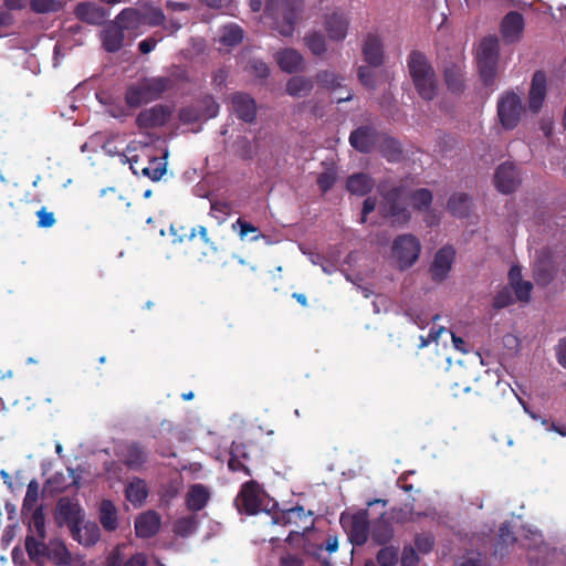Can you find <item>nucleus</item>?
<instances>
[{
  "label": "nucleus",
  "instance_id": "obj_64",
  "mask_svg": "<svg viewBox=\"0 0 566 566\" xmlns=\"http://www.w3.org/2000/svg\"><path fill=\"white\" fill-rule=\"evenodd\" d=\"M250 67L256 77L266 78L270 75V69L263 61L252 60Z\"/></svg>",
  "mask_w": 566,
  "mask_h": 566
},
{
  "label": "nucleus",
  "instance_id": "obj_22",
  "mask_svg": "<svg viewBox=\"0 0 566 566\" xmlns=\"http://www.w3.org/2000/svg\"><path fill=\"white\" fill-rule=\"evenodd\" d=\"M125 40V28L118 23L106 25L101 32V41L104 50L108 53L118 52Z\"/></svg>",
  "mask_w": 566,
  "mask_h": 566
},
{
  "label": "nucleus",
  "instance_id": "obj_38",
  "mask_svg": "<svg viewBox=\"0 0 566 566\" xmlns=\"http://www.w3.org/2000/svg\"><path fill=\"white\" fill-rule=\"evenodd\" d=\"M29 534L45 539V516L42 506L35 507L28 522Z\"/></svg>",
  "mask_w": 566,
  "mask_h": 566
},
{
  "label": "nucleus",
  "instance_id": "obj_57",
  "mask_svg": "<svg viewBox=\"0 0 566 566\" xmlns=\"http://www.w3.org/2000/svg\"><path fill=\"white\" fill-rule=\"evenodd\" d=\"M66 478L62 472L54 473L51 478L46 481V486L49 488L50 492L53 493H61L66 490L67 488Z\"/></svg>",
  "mask_w": 566,
  "mask_h": 566
},
{
  "label": "nucleus",
  "instance_id": "obj_20",
  "mask_svg": "<svg viewBox=\"0 0 566 566\" xmlns=\"http://www.w3.org/2000/svg\"><path fill=\"white\" fill-rule=\"evenodd\" d=\"M361 51L364 60L369 66L379 67L384 64V45L378 35L368 33L364 40Z\"/></svg>",
  "mask_w": 566,
  "mask_h": 566
},
{
  "label": "nucleus",
  "instance_id": "obj_8",
  "mask_svg": "<svg viewBox=\"0 0 566 566\" xmlns=\"http://www.w3.org/2000/svg\"><path fill=\"white\" fill-rule=\"evenodd\" d=\"M262 488L255 480H250L241 485L235 503L240 511L248 515L260 512L262 505Z\"/></svg>",
  "mask_w": 566,
  "mask_h": 566
},
{
  "label": "nucleus",
  "instance_id": "obj_47",
  "mask_svg": "<svg viewBox=\"0 0 566 566\" xmlns=\"http://www.w3.org/2000/svg\"><path fill=\"white\" fill-rule=\"evenodd\" d=\"M376 559L380 566H396L399 560V548L396 546H385L379 549Z\"/></svg>",
  "mask_w": 566,
  "mask_h": 566
},
{
  "label": "nucleus",
  "instance_id": "obj_50",
  "mask_svg": "<svg viewBox=\"0 0 566 566\" xmlns=\"http://www.w3.org/2000/svg\"><path fill=\"white\" fill-rule=\"evenodd\" d=\"M178 117L184 124H195L200 120H206L196 103L180 108Z\"/></svg>",
  "mask_w": 566,
  "mask_h": 566
},
{
  "label": "nucleus",
  "instance_id": "obj_26",
  "mask_svg": "<svg viewBox=\"0 0 566 566\" xmlns=\"http://www.w3.org/2000/svg\"><path fill=\"white\" fill-rule=\"evenodd\" d=\"M73 539L77 541L81 545L93 546L95 545L101 536L99 528L96 523H85L83 526L77 525L70 531Z\"/></svg>",
  "mask_w": 566,
  "mask_h": 566
},
{
  "label": "nucleus",
  "instance_id": "obj_53",
  "mask_svg": "<svg viewBox=\"0 0 566 566\" xmlns=\"http://www.w3.org/2000/svg\"><path fill=\"white\" fill-rule=\"evenodd\" d=\"M416 549L421 554H428L433 549L434 537L431 533H420L415 536Z\"/></svg>",
  "mask_w": 566,
  "mask_h": 566
},
{
  "label": "nucleus",
  "instance_id": "obj_11",
  "mask_svg": "<svg viewBox=\"0 0 566 566\" xmlns=\"http://www.w3.org/2000/svg\"><path fill=\"white\" fill-rule=\"evenodd\" d=\"M349 24V17L339 10L327 12L324 15L323 25L332 41H343L347 35Z\"/></svg>",
  "mask_w": 566,
  "mask_h": 566
},
{
  "label": "nucleus",
  "instance_id": "obj_15",
  "mask_svg": "<svg viewBox=\"0 0 566 566\" xmlns=\"http://www.w3.org/2000/svg\"><path fill=\"white\" fill-rule=\"evenodd\" d=\"M455 251L451 245H444L439 249L430 266V273L433 281H443L451 270L454 261Z\"/></svg>",
  "mask_w": 566,
  "mask_h": 566
},
{
  "label": "nucleus",
  "instance_id": "obj_10",
  "mask_svg": "<svg viewBox=\"0 0 566 566\" xmlns=\"http://www.w3.org/2000/svg\"><path fill=\"white\" fill-rule=\"evenodd\" d=\"M84 514L76 500L64 496L56 505V520L59 523H65L70 531L83 523Z\"/></svg>",
  "mask_w": 566,
  "mask_h": 566
},
{
  "label": "nucleus",
  "instance_id": "obj_14",
  "mask_svg": "<svg viewBox=\"0 0 566 566\" xmlns=\"http://www.w3.org/2000/svg\"><path fill=\"white\" fill-rule=\"evenodd\" d=\"M231 107L237 117L244 123H253L256 118V103L247 93L237 92L230 97Z\"/></svg>",
  "mask_w": 566,
  "mask_h": 566
},
{
  "label": "nucleus",
  "instance_id": "obj_3",
  "mask_svg": "<svg viewBox=\"0 0 566 566\" xmlns=\"http://www.w3.org/2000/svg\"><path fill=\"white\" fill-rule=\"evenodd\" d=\"M174 87L172 78L168 76L144 77L127 87L125 102L129 107H138L161 97Z\"/></svg>",
  "mask_w": 566,
  "mask_h": 566
},
{
  "label": "nucleus",
  "instance_id": "obj_7",
  "mask_svg": "<svg viewBox=\"0 0 566 566\" xmlns=\"http://www.w3.org/2000/svg\"><path fill=\"white\" fill-rule=\"evenodd\" d=\"M421 244L413 234H400L392 242V256L398 262L400 270L413 265L419 258Z\"/></svg>",
  "mask_w": 566,
  "mask_h": 566
},
{
  "label": "nucleus",
  "instance_id": "obj_37",
  "mask_svg": "<svg viewBox=\"0 0 566 566\" xmlns=\"http://www.w3.org/2000/svg\"><path fill=\"white\" fill-rule=\"evenodd\" d=\"M167 170V151L161 157L154 155V159L147 163V169L145 170V177L153 181H158L165 175Z\"/></svg>",
  "mask_w": 566,
  "mask_h": 566
},
{
  "label": "nucleus",
  "instance_id": "obj_25",
  "mask_svg": "<svg viewBox=\"0 0 566 566\" xmlns=\"http://www.w3.org/2000/svg\"><path fill=\"white\" fill-rule=\"evenodd\" d=\"M371 533L373 541L378 545H386L394 537V527L390 518L386 514H381L371 526L369 531Z\"/></svg>",
  "mask_w": 566,
  "mask_h": 566
},
{
  "label": "nucleus",
  "instance_id": "obj_41",
  "mask_svg": "<svg viewBox=\"0 0 566 566\" xmlns=\"http://www.w3.org/2000/svg\"><path fill=\"white\" fill-rule=\"evenodd\" d=\"M198 520L195 515L182 516L174 523L172 531L176 535L188 537L196 532Z\"/></svg>",
  "mask_w": 566,
  "mask_h": 566
},
{
  "label": "nucleus",
  "instance_id": "obj_28",
  "mask_svg": "<svg viewBox=\"0 0 566 566\" xmlns=\"http://www.w3.org/2000/svg\"><path fill=\"white\" fill-rule=\"evenodd\" d=\"M148 496V486L145 480L133 478L125 489V497L134 506H142Z\"/></svg>",
  "mask_w": 566,
  "mask_h": 566
},
{
  "label": "nucleus",
  "instance_id": "obj_62",
  "mask_svg": "<svg viewBox=\"0 0 566 566\" xmlns=\"http://www.w3.org/2000/svg\"><path fill=\"white\" fill-rule=\"evenodd\" d=\"M228 469L231 472H243L248 476H250L252 474L248 464L244 461H242L241 459L235 458L233 455L229 457Z\"/></svg>",
  "mask_w": 566,
  "mask_h": 566
},
{
  "label": "nucleus",
  "instance_id": "obj_23",
  "mask_svg": "<svg viewBox=\"0 0 566 566\" xmlns=\"http://www.w3.org/2000/svg\"><path fill=\"white\" fill-rule=\"evenodd\" d=\"M210 497L209 489L201 483H196L190 485L186 494L185 504L188 511L199 512L207 506Z\"/></svg>",
  "mask_w": 566,
  "mask_h": 566
},
{
  "label": "nucleus",
  "instance_id": "obj_36",
  "mask_svg": "<svg viewBox=\"0 0 566 566\" xmlns=\"http://www.w3.org/2000/svg\"><path fill=\"white\" fill-rule=\"evenodd\" d=\"M147 460V454L142 444L134 442L127 447L124 463L127 468L137 470Z\"/></svg>",
  "mask_w": 566,
  "mask_h": 566
},
{
  "label": "nucleus",
  "instance_id": "obj_63",
  "mask_svg": "<svg viewBox=\"0 0 566 566\" xmlns=\"http://www.w3.org/2000/svg\"><path fill=\"white\" fill-rule=\"evenodd\" d=\"M335 180L336 179L333 174L325 171L317 177V186L321 191L325 193L334 186Z\"/></svg>",
  "mask_w": 566,
  "mask_h": 566
},
{
  "label": "nucleus",
  "instance_id": "obj_61",
  "mask_svg": "<svg viewBox=\"0 0 566 566\" xmlns=\"http://www.w3.org/2000/svg\"><path fill=\"white\" fill-rule=\"evenodd\" d=\"M38 227L39 228H51L55 224L56 219L52 211H49L45 207H42L38 212Z\"/></svg>",
  "mask_w": 566,
  "mask_h": 566
},
{
  "label": "nucleus",
  "instance_id": "obj_30",
  "mask_svg": "<svg viewBox=\"0 0 566 566\" xmlns=\"http://www.w3.org/2000/svg\"><path fill=\"white\" fill-rule=\"evenodd\" d=\"M413 85L421 98L432 101L438 93V82L434 72L412 80Z\"/></svg>",
  "mask_w": 566,
  "mask_h": 566
},
{
  "label": "nucleus",
  "instance_id": "obj_29",
  "mask_svg": "<svg viewBox=\"0 0 566 566\" xmlns=\"http://www.w3.org/2000/svg\"><path fill=\"white\" fill-rule=\"evenodd\" d=\"M407 64L412 80L434 72L426 55L419 51L410 52Z\"/></svg>",
  "mask_w": 566,
  "mask_h": 566
},
{
  "label": "nucleus",
  "instance_id": "obj_46",
  "mask_svg": "<svg viewBox=\"0 0 566 566\" xmlns=\"http://www.w3.org/2000/svg\"><path fill=\"white\" fill-rule=\"evenodd\" d=\"M305 45L308 48V50L317 56L323 55L327 48H326V41L322 33L319 32H312L307 34L304 38Z\"/></svg>",
  "mask_w": 566,
  "mask_h": 566
},
{
  "label": "nucleus",
  "instance_id": "obj_43",
  "mask_svg": "<svg viewBox=\"0 0 566 566\" xmlns=\"http://www.w3.org/2000/svg\"><path fill=\"white\" fill-rule=\"evenodd\" d=\"M232 230L238 231L241 240H245L250 233L253 234L249 239L250 241H258L260 238L264 237L255 226L245 221L243 218L237 219V221L232 224Z\"/></svg>",
  "mask_w": 566,
  "mask_h": 566
},
{
  "label": "nucleus",
  "instance_id": "obj_45",
  "mask_svg": "<svg viewBox=\"0 0 566 566\" xmlns=\"http://www.w3.org/2000/svg\"><path fill=\"white\" fill-rule=\"evenodd\" d=\"M196 104L198 105L206 120L216 117L219 113L220 106L212 95H203L196 101Z\"/></svg>",
  "mask_w": 566,
  "mask_h": 566
},
{
  "label": "nucleus",
  "instance_id": "obj_59",
  "mask_svg": "<svg viewBox=\"0 0 566 566\" xmlns=\"http://www.w3.org/2000/svg\"><path fill=\"white\" fill-rule=\"evenodd\" d=\"M229 454L233 455L235 458H239V459H241L242 461H244L247 463L251 459V457H250V444L244 443V442H235V441H233L231 447H230Z\"/></svg>",
  "mask_w": 566,
  "mask_h": 566
},
{
  "label": "nucleus",
  "instance_id": "obj_19",
  "mask_svg": "<svg viewBox=\"0 0 566 566\" xmlns=\"http://www.w3.org/2000/svg\"><path fill=\"white\" fill-rule=\"evenodd\" d=\"M524 31V18L517 11L506 13L501 22V34L506 43L518 41Z\"/></svg>",
  "mask_w": 566,
  "mask_h": 566
},
{
  "label": "nucleus",
  "instance_id": "obj_42",
  "mask_svg": "<svg viewBox=\"0 0 566 566\" xmlns=\"http://www.w3.org/2000/svg\"><path fill=\"white\" fill-rule=\"evenodd\" d=\"M180 486V479L169 480L168 482L161 484L158 491L160 502L165 505H169L178 496Z\"/></svg>",
  "mask_w": 566,
  "mask_h": 566
},
{
  "label": "nucleus",
  "instance_id": "obj_44",
  "mask_svg": "<svg viewBox=\"0 0 566 566\" xmlns=\"http://www.w3.org/2000/svg\"><path fill=\"white\" fill-rule=\"evenodd\" d=\"M243 40V30L237 24L226 25L220 35V42L227 46H234Z\"/></svg>",
  "mask_w": 566,
  "mask_h": 566
},
{
  "label": "nucleus",
  "instance_id": "obj_34",
  "mask_svg": "<svg viewBox=\"0 0 566 566\" xmlns=\"http://www.w3.org/2000/svg\"><path fill=\"white\" fill-rule=\"evenodd\" d=\"M99 522L105 531L117 528V509L109 500H103L99 504Z\"/></svg>",
  "mask_w": 566,
  "mask_h": 566
},
{
  "label": "nucleus",
  "instance_id": "obj_17",
  "mask_svg": "<svg viewBox=\"0 0 566 566\" xmlns=\"http://www.w3.org/2000/svg\"><path fill=\"white\" fill-rule=\"evenodd\" d=\"M547 93V78L543 71H536L533 74L528 92V109L537 114L544 104Z\"/></svg>",
  "mask_w": 566,
  "mask_h": 566
},
{
  "label": "nucleus",
  "instance_id": "obj_48",
  "mask_svg": "<svg viewBox=\"0 0 566 566\" xmlns=\"http://www.w3.org/2000/svg\"><path fill=\"white\" fill-rule=\"evenodd\" d=\"M380 151L389 161H396L401 156L399 143L392 137H385L380 145Z\"/></svg>",
  "mask_w": 566,
  "mask_h": 566
},
{
  "label": "nucleus",
  "instance_id": "obj_58",
  "mask_svg": "<svg viewBox=\"0 0 566 566\" xmlns=\"http://www.w3.org/2000/svg\"><path fill=\"white\" fill-rule=\"evenodd\" d=\"M511 287L514 290V294L520 302H530L533 290V284L530 281H522L511 285Z\"/></svg>",
  "mask_w": 566,
  "mask_h": 566
},
{
  "label": "nucleus",
  "instance_id": "obj_9",
  "mask_svg": "<svg viewBox=\"0 0 566 566\" xmlns=\"http://www.w3.org/2000/svg\"><path fill=\"white\" fill-rule=\"evenodd\" d=\"M154 155L155 149L142 143H130L124 154L133 174L136 176L144 175L147 169V163L154 159Z\"/></svg>",
  "mask_w": 566,
  "mask_h": 566
},
{
  "label": "nucleus",
  "instance_id": "obj_49",
  "mask_svg": "<svg viewBox=\"0 0 566 566\" xmlns=\"http://www.w3.org/2000/svg\"><path fill=\"white\" fill-rule=\"evenodd\" d=\"M30 8L35 13L57 12L63 8L61 0H31Z\"/></svg>",
  "mask_w": 566,
  "mask_h": 566
},
{
  "label": "nucleus",
  "instance_id": "obj_1",
  "mask_svg": "<svg viewBox=\"0 0 566 566\" xmlns=\"http://www.w3.org/2000/svg\"><path fill=\"white\" fill-rule=\"evenodd\" d=\"M433 200L432 192L427 188L412 189L407 182L381 192L380 214L390 219L394 226H406L411 220L412 208L416 211L428 210Z\"/></svg>",
  "mask_w": 566,
  "mask_h": 566
},
{
  "label": "nucleus",
  "instance_id": "obj_60",
  "mask_svg": "<svg viewBox=\"0 0 566 566\" xmlns=\"http://www.w3.org/2000/svg\"><path fill=\"white\" fill-rule=\"evenodd\" d=\"M420 562V558L417 554V551L411 545H406L402 548L400 564L401 566H417Z\"/></svg>",
  "mask_w": 566,
  "mask_h": 566
},
{
  "label": "nucleus",
  "instance_id": "obj_13",
  "mask_svg": "<svg viewBox=\"0 0 566 566\" xmlns=\"http://www.w3.org/2000/svg\"><path fill=\"white\" fill-rule=\"evenodd\" d=\"M496 189L502 193H512L521 184L516 166L511 163L501 164L494 175Z\"/></svg>",
  "mask_w": 566,
  "mask_h": 566
},
{
  "label": "nucleus",
  "instance_id": "obj_16",
  "mask_svg": "<svg viewBox=\"0 0 566 566\" xmlns=\"http://www.w3.org/2000/svg\"><path fill=\"white\" fill-rule=\"evenodd\" d=\"M378 140L377 129L364 125L354 129L349 135L350 146L361 154H369Z\"/></svg>",
  "mask_w": 566,
  "mask_h": 566
},
{
  "label": "nucleus",
  "instance_id": "obj_2",
  "mask_svg": "<svg viewBox=\"0 0 566 566\" xmlns=\"http://www.w3.org/2000/svg\"><path fill=\"white\" fill-rule=\"evenodd\" d=\"M263 4L265 17L273 21V29L283 36H292L303 10V0H249L253 12L261 11Z\"/></svg>",
  "mask_w": 566,
  "mask_h": 566
},
{
  "label": "nucleus",
  "instance_id": "obj_31",
  "mask_svg": "<svg viewBox=\"0 0 566 566\" xmlns=\"http://www.w3.org/2000/svg\"><path fill=\"white\" fill-rule=\"evenodd\" d=\"M471 209V198L464 192H455L448 200V210L457 218H467Z\"/></svg>",
  "mask_w": 566,
  "mask_h": 566
},
{
  "label": "nucleus",
  "instance_id": "obj_35",
  "mask_svg": "<svg viewBox=\"0 0 566 566\" xmlns=\"http://www.w3.org/2000/svg\"><path fill=\"white\" fill-rule=\"evenodd\" d=\"M314 87L312 78L305 76H293L286 83V93L293 97L305 96Z\"/></svg>",
  "mask_w": 566,
  "mask_h": 566
},
{
  "label": "nucleus",
  "instance_id": "obj_21",
  "mask_svg": "<svg viewBox=\"0 0 566 566\" xmlns=\"http://www.w3.org/2000/svg\"><path fill=\"white\" fill-rule=\"evenodd\" d=\"M160 526V515L156 511H147L136 517L135 534L139 538H150L159 532Z\"/></svg>",
  "mask_w": 566,
  "mask_h": 566
},
{
  "label": "nucleus",
  "instance_id": "obj_51",
  "mask_svg": "<svg viewBox=\"0 0 566 566\" xmlns=\"http://www.w3.org/2000/svg\"><path fill=\"white\" fill-rule=\"evenodd\" d=\"M369 65H361L357 71L359 83L367 90H375L377 85L376 72Z\"/></svg>",
  "mask_w": 566,
  "mask_h": 566
},
{
  "label": "nucleus",
  "instance_id": "obj_56",
  "mask_svg": "<svg viewBox=\"0 0 566 566\" xmlns=\"http://www.w3.org/2000/svg\"><path fill=\"white\" fill-rule=\"evenodd\" d=\"M514 298L512 290L510 287H503L500 290L493 298V307L501 310L513 304Z\"/></svg>",
  "mask_w": 566,
  "mask_h": 566
},
{
  "label": "nucleus",
  "instance_id": "obj_55",
  "mask_svg": "<svg viewBox=\"0 0 566 566\" xmlns=\"http://www.w3.org/2000/svg\"><path fill=\"white\" fill-rule=\"evenodd\" d=\"M554 279V271L546 264H539L534 269V280L538 285L546 286Z\"/></svg>",
  "mask_w": 566,
  "mask_h": 566
},
{
  "label": "nucleus",
  "instance_id": "obj_6",
  "mask_svg": "<svg viewBox=\"0 0 566 566\" xmlns=\"http://www.w3.org/2000/svg\"><path fill=\"white\" fill-rule=\"evenodd\" d=\"M339 522L348 535L349 542L355 546H361L367 543L370 531L368 512L360 510L356 513L343 512Z\"/></svg>",
  "mask_w": 566,
  "mask_h": 566
},
{
  "label": "nucleus",
  "instance_id": "obj_33",
  "mask_svg": "<svg viewBox=\"0 0 566 566\" xmlns=\"http://www.w3.org/2000/svg\"><path fill=\"white\" fill-rule=\"evenodd\" d=\"M444 83L452 94L460 95L465 88L461 67L454 64L447 67L444 70Z\"/></svg>",
  "mask_w": 566,
  "mask_h": 566
},
{
  "label": "nucleus",
  "instance_id": "obj_39",
  "mask_svg": "<svg viewBox=\"0 0 566 566\" xmlns=\"http://www.w3.org/2000/svg\"><path fill=\"white\" fill-rule=\"evenodd\" d=\"M48 545L44 539H41L33 534H28L25 537V551L31 560H38L40 557H45Z\"/></svg>",
  "mask_w": 566,
  "mask_h": 566
},
{
  "label": "nucleus",
  "instance_id": "obj_27",
  "mask_svg": "<svg viewBox=\"0 0 566 566\" xmlns=\"http://www.w3.org/2000/svg\"><path fill=\"white\" fill-rule=\"evenodd\" d=\"M375 187V180L368 174L357 172L347 178V190L357 196L368 195Z\"/></svg>",
  "mask_w": 566,
  "mask_h": 566
},
{
  "label": "nucleus",
  "instance_id": "obj_4",
  "mask_svg": "<svg viewBox=\"0 0 566 566\" xmlns=\"http://www.w3.org/2000/svg\"><path fill=\"white\" fill-rule=\"evenodd\" d=\"M499 60V41L495 36L484 38L476 52V63L483 84L493 90Z\"/></svg>",
  "mask_w": 566,
  "mask_h": 566
},
{
  "label": "nucleus",
  "instance_id": "obj_32",
  "mask_svg": "<svg viewBox=\"0 0 566 566\" xmlns=\"http://www.w3.org/2000/svg\"><path fill=\"white\" fill-rule=\"evenodd\" d=\"M45 557L54 566H67L72 563V556L67 547L62 542L50 543L46 547Z\"/></svg>",
  "mask_w": 566,
  "mask_h": 566
},
{
  "label": "nucleus",
  "instance_id": "obj_52",
  "mask_svg": "<svg viewBox=\"0 0 566 566\" xmlns=\"http://www.w3.org/2000/svg\"><path fill=\"white\" fill-rule=\"evenodd\" d=\"M39 500V483L36 480H31L27 488V493L23 499L22 510H34Z\"/></svg>",
  "mask_w": 566,
  "mask_h": 566
},
{
  "label": "nucleus",
  "instance_id": "obj_12",
  "mask_svg": "<svg viewBox=\"0 0 566 566\" xmlns=\"http://www.w3.org/2000/svg\"><path fill=\"white\" fill-rule=\"evenodd\" d=\"M171 116V109L165 105H155L142 111L136 117L140 129L156 128L166 125Z\"/></svg>",
  "mask_w": 566,
  "mask_h": 566
},
{
  "label": "nucleus",
  "instance_id": "obj_5",
  "mask_svg": "<svg viewBox=\"0 0 566 566\" xmlns=\"http://www.w3.org/2000/svg\"><path fill=\"white\" fill-rule=\"evenodd\" d=\"M525 112L522 98L512 91L504 92L497 101V117L502 127L512 130L520 124Z\"/></svg>",
  "mask_w": 566,
  "mask_h": 566
},
{
  "label": "nucleus",
  "instance_id": "obj_40",
  "mask_svg": "<svg viewBox=\"0 0 566 566\" xmlns=\"http://www.w3.org/2000/svg\"><path fill=\"white\" fill-rule=\"evenodd\" d=\"M316 82L323 88L335 91L343 87L344 76L332 71H321L315 75Z\"/></svg>",
  "mask_w": 566,
  "mask_h": 566
},
{
  "label": "nucleus",
  "instance_id": "obj_18",
  "mask_svg": "<svg viewBox=\"0 0 566 566\" xmlns=\"http://www.w3.org/2000/svg\"><path fill=\"white\" fill-rule=\"evenodd\" d=\"M312 515L313 513L311 511L306 512L303 506L296 505L283 511L282 514L276 517V522L283 525H295L298 530L306 532L314 525Z\"/></svg>",
  "mask_w": 566,
  "mask_h": 566
},
{
  "label": "nucleus",
  "instance_id": "obj_54",
  "mask_svg": "<svg viewBox=\"0 0 566 566\" xmlns=\"http://www.w3.org/2000/svg\"><path fill=\"white\" fill-rule=\"evenodd\" d=\"M232 212V206L228 201L214 200L210 202V213L214 218H220V222L230 216Z\"/></svg>",
  "mask_w": 566,
  "mask_h": 566
},
{
  "label": "nucleus",
  "instance_id": "obj_24",
  "mask_svg": "<svg viewBox=\"0 0 566 566\" xmlns=\"http://www.w3.org/2000/svg\"><path fill=\"white\" fill-rule=\"evenodd\" d=\"M276 62L282 71L295 73L303 70L304 59L295 49H284L276 53Z\"/></svg>",
  "mask_w": 566,
  "mask_h": 566
}]
</instances>
